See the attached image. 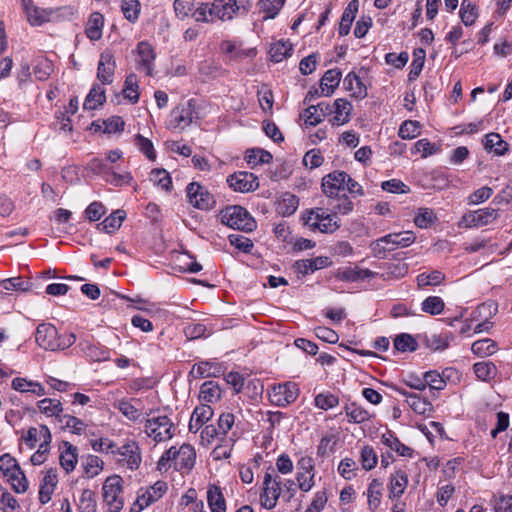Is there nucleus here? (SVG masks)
Listing matches in <instances>:
<instances>
[{
  "instance_id": "nucleus-28",
  "label": "nucleus",
  "mask_w": 512,
  "mask_h": 512,
  "mask_svg": "<svg viewBox=\"0 0 512 512\" xmlns=\"http://www.w3.org/2000/svg\"><path fill=\"white\" fill-rule=\"evenodd\" d=\"M207 502L211 512H226V500L220 488L210 485L207 491Z\"/></svg>"
},
{
  "instance_id": "nucleus-12",
  "label": "nucleus",
  "mask_w": 512,
  "mask_h": 512,
  "mask_svg": "<svg viewBox=\"0 0 512 512\" xmlns=\"http://www.w3.org/2000/svg\"><path fill=\"white\" fill-rule=\"evenodd\" d=\"M229 186L237 192L246 193L259 187L257 177L249 172H236L227 178Z\"/></svg>"
},
{
  "instance_id": "nucleus-48",
  "label": "nucleus",
  "mask_w": 512,
  "mask_h": 512,
  "mask_svg": "<svg viewBox=\"0 0 512 512\" xmlns=\"http://www.w3.org/2000/svg\"><path fill=\"white\" fill-rule=\"evenodd\" d=\"M0 461V469L6 477L15 480L14 473L22 474V470L19 464L17 463L16 459L11 457L10 455H2L0 457Z\"/></svg>"
},
{
  "instance_id": "nucleus-64",
  "label": "nucleus",
  "mask_w": 512,
  "mask_h": 512,
  "mask_svg": "<svg viewBox=\"0 0 512 512\" xmlns=\"http://www.w3.org/2000/svg\"><path fill=\"white\" fill-rule=\"evenodd\" d=\"M495 512H512V496L494 495L492 499Z\"/></svg>"
},
{
  "instance_id": "nucleus-4",
  "label": "nucleus",
  "mask_w": 512,
  "mask_h": 512,
  "mask_svg": "<svg viewBox=\"0 0 512 512\" xmlns=\"http://www.w3.org/2000/svg\"><path fill=\"white\" fill-rule=\"evenodd\" d=\"M280 477L273 467H269L263 478V491L260 494L261 505L267 509H273L280 497L282 490Z\"/></svg>"
},
{
  "instance_id": "nucleus-51",
  "label": "nucleus",
  "mask_w": 512,
  "mask_h": 512,
  "mask_svg": "<svg viewBox=\"0 0 512 512\" xmlns=\"http://www.w3.org/2000/svg\"><path fill=\"white\" fill-rule=\"evenodd\" d=\"M381 485L382 483L377 480L373 479L368 487L367 490V497H368V505L371 511H375L379 504L381 499Z\"/></svg>"
},
{
  "instance_id": "nucleus-52",
  "label": "nucleus",
  "mask_w": 512,
  "mask_h": 512,
  "mask_svg": "<svg viewBox=\"0 0 512 512\" xmlns=\"http://www.w3.org/2000/svg\"><path fill=\"white\" fill-rule=\"evenodd\" d=\"M53 14V10L51 9H41L39 7H35L34 9L30 10L27 16L28 22L32 26H40L45 22H48L50 20L51 15Z\"/></svg>"
},
{
  "instance_id": "nucleus-43",
  "label": "nucleus",
  "mask_w": 512,
  "mask_h": 512,
  "mask_svg": "<svg viewBox=\"0 0 512 512\" xmlns=\"http://www.w3.org/2000/svg\"><path fill=\"white\" fill-rule=\"evenodd\" d=\"M200 399L205 402L213 403L220 399L221 389L217 382L206 381L200 387Z\"/></svg>"
},
{
  "instance_id": "nucleus-7",
  "label": "nucleus",
  "mask_w": 512,
  "mask_h": 512,
  "mask_svg": "<svg viewBox=\"0 0 512 512\" xmlns=\"http://www.w3.org/2000/svg\"><path fill=\"white\" fill-rule=\"evenodd\" d=\"M197 118L196 104L193 99L185 103H180L170 113L169 127L170 128H185L189 126L194 118Z\"/></svg>"
},
{
  "instance_id": "nucleus-20",
  "label": "nucleus",
  "mask_w": 512,
  "mask_h": 512,
  "mask_svg": "<svg viewBox=\"0 0 512 512\" xmlns=\"http://www.w3.org/2000/svg\"><path fill=\"white\" fill-rule=\"evenodd\" d=\"M332 261L327 256H319L312 259L298 260L294 264L296 273L306 275L309 272H314L319 269L329 267Z\"/></svg>"
},
{
  "instance_id": "nucleus-42",
  "label": "nucleus",
  "mask_w": 512,
  "mask_h": 512,
  "mask_svg": "<svg viewBox=\"0 0 512 512\" xmlns=\"http://www.w3.org/2000/svg\"><path fill=\"white\" fill-rule=\"evenodd\" d=\"M292 51V44L288 41L280 40L270 47L269 55L272 61L278 63L289 57Z\"/></svg>"
},
{
  "instance_id": "nucleus-21",
  "label": "nucleus",
  "mask_w": 512,
  "mask_h": 512,
  "mask_svg": "<svg viewBox=\"0 0 512 512\" xmlns=\"http://www.w3.org/2000/svg\"><path fill=\"white\" fill-rule=\"evenodd\" d=\"M213 416V409L209 405L197 406L189 421V431L196 433L202 425L208 422Z\"/></svg>"
},
{
  "instance_id": "nucleus-1",
  "label": "nucleus",
  "mask_w": 512,
  "mask_h": 512,
  "mask_svg": "<svg viewBox=\"0 0 512 512\" xmlns=\"http://www.w3.org/2000/svg\"><path fill=\"white\" fill-rule=\"evenodd\" d=\"M302 220L312 230L317 229L322 233H333L340 227L337 212H328V209L322 207L306 210L302 215Z\"/></svg>"
},
{
  "instance_id": "nucleus-26",
  "label": "nucleus",
  "mask_w": 512,
  "mask_h": 512,
  "mask_svg": "<svg viewBox=\"0 0 512 512\" xmlns=\"http://www.w3.org/2000/svg\"><path fill=\"white\" fill-rule=\"evenodd\" d=\"M359 1L351 0L345 8L340 23H339V34L346 36L350 32L351 25L355 19L356 13L358 12Z\"/></svg>"
},
{
  "instance_id": "nucleus-55",
  "label": "nucleus",
  "mask_w": 512,
  "mask_h": 512,
  "mask_svg": "<svg viewBox=\"0 0 512 512\" xmlns=\"http://www.w3.org/2000/svg\"><path fill=\"white\" fill-rule=\"evenodd\" d=\"M445 279V275L438 270H434L430 273H421L417 276V283L419 287L424 286H436L439 285Z\"/></svg>"
},
{
  "instance_id": "nucleus-39",
  "label": "nucleus",
  "mask_w": 512,
  "mask_h": 512,
  "mask_svg": "<svg viewBox=\"0 0 512 512\" xmlns=\"http://www.w3.org/2000/svg\"><path fill=\"white\" fill-rule=\"evenodd\" d=\"M12 388L19 392H31L38 396L46 394L44 387L40 383L28 381L20 377L13 379Z\"/></svg>"
},
{
  "instance_id": "nucleus-19",
  "label": "nucleus",
  "mask_w": 512,
  "mask_h": 512,
  "mask_svg": "<svg viewBox=\"0 0 512 512\" xmlns=\"http://www.w3.org/2000/svg\"><path fill=\"white\" fill-rule=\"evenodd\" d=\"M332 112V106L326 102H320L317 105H310L305 109L301 117L309 126H316L323 121V118Z\"/></svg>"
},
{
  "instance_id": "nucleus-58",
  "label": "nucleus",
  "mask_w": 512,
  "mask_h": 512,
  "mask_svg": "<svg viewBox=\"0 0 512 512\" xmlns=\"http://www.w3.org/2000/svg\"><path fill=\"white\" fill-rule=\"evenodd\" d=\"M140 7L141 5L138 0H122V12L124 17L130 22H135L138 19Z\"/></svg>"
},
{
  "instance_id": "nucleus-40",
  "label": "nucleus",
  "mask_w": 512,
  "mask_h": 512,
  "mask_svg": "<svg viewBox=\"0 0 512 512\" xmlns=\"http://www.w3.org/2000/svg\"><path fill=\"white\" fill-rule=\"evenodd\" d=\"M37 406L41 413L49 417L55 416L58 421L60 420V417H62L61 413L63 408L60 400L58 399L44 398L38 402Z\"/></svg>"
},
{
  "instance_id": "nucleus-3",
  "label": "nucleus",
  "mask_w": 512,
  "mask_h": 512,
  "mask_svg": "<svg viewBox=\"0 0 512 512\" xmlns=\"http://www.w3.org/2000/svg\"><path fill=\"white\" fill-rule=\"evenodd\" d=\"M249 0H214L209 15L219 20H232L236 16L246 15L250 10Z\"/></svg>"
},
{
  "instance_id": "nucleus-30",
  "label": "nucleus",
  "mask_w": 512,
  "mask_h": 512,
  "mask_svg": "<svg viewBox=\"0 0 512 512\" xmlns=\"http://www.w3.org/2000/svg\"><path fill=\"white\" fill-rule=\"evenodd\" d=\"M395 390L406 397L407 403L417 414L423 415L430 409L431 404L425 399H422L419 395L415 393H408L404 389L400 388H396Z\"/></svg>"
},
{
  "instance_id": "nucleus-59",
  "label": "nucleus",
  "mask_w": 512,
  "mask_h": 512,
  "mask_svg": "<svg viewBox=\"0 0 512 512\" xmlns=\"http://www.w3.org/2000/svg\"><path fill=\"white\" fill-rule=\"evenodd\" d=\"M360 462L363 469L367 471L372 470L377 465L378 457L371 446L365 445L361 449Z\"/></svg>"
},
{
  "instance_id": "nucleus-37",
  "label": "nucleus",
  "mask_w": 512,
  "mask_h": 512,
  "mask_svg": "<svg viewBox=\"0 0 512 512\" xmlns=\"http://www.w3.org/2000/svg\"><path fill=\"white\" fill-rule=\"evenodd\" d=\"M333 106L335 108V116L332 119V123L336 125L347 123L352 109L351 103L346 99L339 98L335 100Z\"/></svg>"
},
{
  "instance_id": "nucleus-44",
  "label": "nucleus",
  "mask_w": 512,
  "mask_h": 512,
  "mask_svg": "<svg viewBox=\"0 0 512 512\" xmlns=\"http://www.w3.org/2000/svg\"><path fill=\"white\" fill-rule=\"evenodd\" d=\"M497 349V343L490 338L477 340L471 346L472 352L480 357L493 355Z\"/></svg>"
},
{
  "instance_id": "nucleus-5",
  "label": "nucleus",
  "mask_w": 512,
  "mask_h": 512,
  "mask_svg": "<svg viewBox=\"0 0 512 512\" xmlns=\"http://www.w3.org/2000/svg\"><path fill=\"white\" fill-rule=\"evenodd\" d=\"M123 479L119 475L108 477L103 485V500L108 506V512H120L124 506L121 497Z\"/></svg>"
},
{
  "instance_id": "nucleus-53",
  "label": "nucleus",
  "mask_w": 512,
  "mask_h": 512,
  "mask_svg": "<svg viewBox=\"0 0 512 512\" xmlns=\"http://www.w3.org/2000/svg\"><path fill=\"white\" fill-rule=\"evenodd\" d=\"M285 0H260L258 5L260 11L265 12L264 19H273L279 13Z\"/></svg>"
},
{
  "instance_id": "nucleus-8",
  "label": "nucleus",
  "mask_w": 512,
  "mask_h": 512,
  "mask_svg": "<svg viewBox=\"0 0 512 512\" xmlns=\"http://www.w3.org/2000/svg\"><path fill=\"white\" fill-rule=\"evenodd\" d=\"M36 343L45 350H59L60 337L55 326L49 323L38 325L35 334Z\"/></svg>"
},
{
  "instance_id": "nucleus-25",
  "label": "nucleus",
  "mask_w": 512,
  "mask_h": 512,
  "mask_svg": "<svg viewBox=\"0 0 512 512\" xmlns=\"http://www.w3.org/2000/svg\"><path fill=\"white\" fill-rule=\"evenodd\" d=\"M375 275L376 273L369 269L346 267L337 271L336 278L342 281L356 282L372 278Z\"/></svg>"
},
{
  "instance_id": "nucleus-31",
  "label": "nucleus",
  "mask_w": 512,
  "mask_h": 512,
  "mask_svg": "<svg viewBox=\"0 0 512 512\" xmlns=\"http://www.w3.org/2000/svg\"><path fill=\"white\" fill-rule=\"evenodd\" d=\"M484 147L487 151H494L498 156L504 155L509 150V144L498 133H489L485 136Z\"/></svg>"
},
{
  "instance_id": "nucleus-49",
  "label": "nucleus",
  "mask_w": 512,
  "mask_h": 512,
  "mask_svg": "<svg viewBox=\"0 0 512 512\" xmlns=\"http://www.w3.org/2000/svg\"><path fill=\"white\" fill-rule=\"evenodd\" d=\"M417 347V341L410 334L402 333L397 335L394 339V348L399 352H413Z\"/></svg>"
},
{
  "instance_id": "nucleus-33",
  "label": "nucleus",
  "mask_w": 512,
  "mask_h": 512,
  "mask_svg": "<svg viewBox=\"0 0 512 512\" xmlns=\"http://www.w3.org/2000/svg\"><path fill=\"white\" fill-rule=\"evenodd\" d=\"M126 217V213L123 210H116L105 218L101 223L97 224V228L106 233L114 232L119 229L122 222Z\"/></svg>"
},
{
  "instance_id": "nucleus-41",
  "label": "nucleus",
  "mask_w": 512,
  "mask_h": 512,
  "mask_svg": "<svg viewBox=\"0 0 512 512\" xmlns=\"http://www.w3.org/2000/svg\"><path fill=\"white\" fill-rule=\"evenodd\" d=\"M344 411L349 419V422L355 424L364 423L368 421L371 417L367 410H365L363 407L359 406L356 403L347 404L344 407Z\"/></svg>"
},
{
  "instance_id": "nucleus-16",
  "label": "nucleus",
  "mask_w": 512,
  "mask_h": 512,
  "mask_svg": "<svg viewBox=\"0 0 512 512\" xmlns=\"http://www.w3.org/2000/svg\"><path fill=\"white\" fill-rule=\"evenodd\" d=\"M196 460L195 449L189 444H183L179 449L175 448L174 468L177 471H190Z\"/></svg>"
},
{
  "instance_id": "nucleus-45",
  "label": "nucleus",
  "mask_w": 512,
  "mask_h": 512,
  "mask_svg": "<svg viewBox=\"0 0 512 512\" xmlns=\"http://www.w3.org/2000/svg\"><path fill=\"white\" fill-rule=\"evenodd\" d=\"M245 159L249 165L267 164L272 160V154L261 148L246 151Z\"/></svg>"
},
{
  "instance_id": "nucleus-22",
  "label": "nucleus",
  "mask_w": 512,
  "mask_h": 512,
  "mask_svg": "<svg viewBox=\"0 0 512 512\" xmlns=\"http://www.w3.org/2000/svg\"><path fill=\"white\" fill-rule=\"evenodd\" d=\"M57 482L58 480L56 471L54 469L48 470L42 479L39 489V501L42 504H46L51 500V496L54 492Z\"/></svg>"
},
{
  "instance_id": "nucleus-61",
  "label": "nucleus",
  "mask_w": 512,
  "mask_h": 512,
  "mask_svg": "<svg viewBox=\"0 0 512 512\" xmlns=\"http://www.w3.org/2000/svg\"><path fill=\"white\" fill-rule=\"evenodd\" d=\"M444 302L438 296H429L422 302V310L431 315H438L444 309Z\"/></svg>"
},
{
  "instance_id": "nucleus-9",
  "label": "nucleus",
  "mask_w": 512,
  "mask_h": 512,
  "mask_svg": "<svg viewBox=\"0 0 512 512\" xmlns=\"http://www.w3.org/2000/svg\"><path fill=\"white\" fill-rule=\"evenodd\" d=\"M299 395V389L296 383L286 382L276 385L272 388L270 394L271 401L277 406L284 407L293 403Z\"/></svg>"
},
{
  "instance_id": "nucleus-14",
  "label": "nucleus",
  "mask_w": 512,
  "mask_h": 512,
  "mask_svg": "<svg viewBox=\"0 0 512 512\" xmlns=\"http://www.w3.org/2000/svg\"><path fill=\"white\" fill-rule=\"evenodd\" d=\"M116 61L111 51L105 50L101 53L97 67V79L103 85L113 82Z\"/></svg>"
},
{
  "instance_id": "nucleus-11",
  "label": "nucleus",
  "mask_w": 512,
  "mask_h": 512,
  "mask_svg": "<svg viewBox=\"0 0 512 512\" xmlns=\"http://www.w3.org/2000/svg\"><path fill=\"white\" fill-rule=\"evenodd\" d=\"M115 454L118 455L117 462L131 470H135L141 463L139 447L135 442L127 443L122 447L115 448Z\"/></svg>"
},
{
  "instance_id": "nucleus-6",
  "label": "nucleus",
  "mask_w": 512,
  "mask_h": 512,
  "mask_svg": "<svg viewBox=\"0 0 512 512\" xmlns=\"http://www.w3.org/2000/svg\"><path fill=\"white\" fill-rule=\"evenodd\" d=\"M173 428L174 424L166 415L152 417L145 422L146 434L156 442L171 439L174 435Z\"/></svg>"
},
{
  "instance_id": "nucleus-13",
  "label": "nucleus",
  "mask_w": 512,
  "mask_h": 512,
  "mask_svg": "<svg viewBox=\"0 0 512 512\" xmlns=\"http://www.w3.org/2000/svg\"><path fill=\"white\" fill-rule=\"evenodd\" d=\"M186 192L189 203L198 209H209L213 203L210 193L197 182L190 183L187 186Z\"/></svg>"
},
{
  "instance_id": "nucleus-62",
  "label": "nucleus",
  "mask_w": 512,
  "mask_h": 512,
  "mask_svg": "<svg viewBox=\"0 0 512 512\" xmlns=\"http://www.w3.org/2000/svg\"><path fill=\"white\" fill-rule=\"evenodd\" d=\"M134 143L138 149L146 155L149 160H155L156 153L154 150L153 143L141 134H137L134 137Z\"/></svg>"
},
{
  "instance_id": "nucleus-10",
  "label": "nucleus",
  "mask_w": 512,
  "mask_h": 512,
  "mask_svg": "<svg viewBox=\"0 0 512 512\" xmlns=\"http://www.w3.org/2000/svg\"><path fill=\"white\" fill-rule=\"evenodd\" d=\"M346 177V172L338 170L325 175L321 182L323 193L329 198L338 197L345 190Z\"/></svg>"
},
{
  "instance_id": "nucleus-29",
  "label": "nucleus",
  "mask_w": 512,
  "mask_h": 512,
  "mask_svg": "<svg viewBox=\"0 0 512 512\" xmlns=\"http://www.w3.org/2000/svg\"><path fill=\"white\" fill-rule=\"evenodd\" d=\"M103 24V15L99 12L92 13L86 24L85 33L87 37L92 41L99 40L102 36Z\"/></svg>"
},
{
  "instance_id": "nucleus-24",
  "label": "nucleus",
  "mask_w": 512,
  "mask_h": 512,
  "mask_svg": "<svg viewBox=\"0 0 512 512\" xmlns=\"http://www.w3.org/2000/svg\"><path fill=\"white\" fill-rule=\"evenodd\" d=\"M60 464L66 473L72 472L77 464V447L64 441L61 447Z\"/></svg>"
},
{
  "instance_id": "nucleus-47",
  "label": "nucleus",
  "mask_w": 512,
  "mask_h": 512,
  "mask_svg": "<svg viewBox=\"0 0 512 512\" xmlns=\"http://www.w3.org/2000/svg\"><path fill=\"white\" fill-rule=\"evenodd\" d=\"M343 84L346 90L353 92V95L365 97L367 94L366 87L363 85L358 75L354 72H350L345 77Z\"/></svg>"
},
{
  "instance_id": "nucleus-32",
  "label": "nucleus",
  "mask_w": 512,
  "mask_h": 512,
  "mask_svg": "<svg viewBox=\"0 0 512 512\" xmlns=\"http://www.w3.org/2000/svg\"><path fill=\"white\" fill-rule=\"evenodd\" d=\"M416 237L411 231H404L400 233H391L385 235V240L388 241L390 250H394L398 247H407L415 241Z\"/></svg>"
},
{
  "instance_id": "nucleus-18",
  "label": "nucleus",
  "mask_w": 512,
  "mask_h": 512,
  "mask_svg": "<svg viewBox=\"0 0 512 512\" xmlns=\"http://www.w3.org/2000/svg\"><path fill=\"white\" fill-rule=\"evenodd\" d=\"M498 214L494 208H484L470 212L464 216L467 227H479L492 223Z\"/></svg>"
},
{
  "instance_id": "nucleus-35",
  "label": "nucleus",
  "mask_w": 512,
  "mask_h": 512,
  "mask_svg": "<svg viewBox=\"0 0 512 512\" xmlns=\"http://www.w3.org/2000/svg\"><path fill=\"white\" fill-rule=\"evenodd\" d=\"M106 101L105 90L100 85L95 84L87 95L83 108L94 110Z\"/></svg>"
},
{
  "instance_id": "nucleus-56",
  "label": "nucleus",
  "mask_w": 512,
  "mask_h": 512,
  "mask_svg": "<svg viewBox=\"0 0 512 512\" xmlns=\"http://www.w3.org/2000/svg\"><path fill=\"white\" fill-rule=\"evenodd\" d=\"M299 199L292 194H285L278 205L279 213L284 216L292 215L298 208Z\"/></svg>"
},
{
  "instance_id": "nucleus-23",
  "label": "nucleus",
  "mask_w": 512,
  "mask_h": 512,
  "mask_svg": "<svg viewBox=\"0 0 512 512\" xmlns=\"http://www.w3.org/2000/svg\"><path fill=\"white\" fill-rule=\"evenodd\" d=\"M381 443L398 453L400 456L413 457L414 450L403 444L392 431H387L381 436Z\"/></svg>"
},
{
  "instance_id": "nucleus-46",
  "label": "nucleus",
  "mask_w": 512,
  "mask_h": 512,
  "mask_svg": "<svg viewBox=\"0 0 512 512\" xmlns=\"http://www.w3.org/2000/svg\"><path fill=\"white\" fill-rule=\"evenodd\" d=\"M473 371L477 378L482 381L491 380L497 373L496 366L490 361L475 363L473 365Z\"/></svg>"
},
{
  "instance_id": "nucleus-54",
  "label": "nucleus",
  "mask_w": 512,
  "mask_h": 512,
  "mask_svg": "<svg viewBox=\"0 0 512 512\" xmlns=\"http://www.w3.org/2000/svg\"><path fill=\"white\" fill-rule=\"evenodd\" d=\"M150 180L166 191L172 189L171 177L165 169H153L150 173Z\"/></svg>"
},
{
  "instance_id": "nucleus-38",
  "label": "nucleus",
  "mask_w": 512,
  "mask_h": 512,
  "mask_svg": "<svg viewBox=\"0 0 512 512\" xmlns=\"http://www.w3.org/2000/svg\"><path fill=\"white\" fill-rule=\"evenodd\" d=\"M408 485V476L402 470L396 471L390 478V497H400Z\"/></svg>"
},
{
  "instance_id": "nucleus-57",
  "label": "nucleus",
  "mask_w": 512,
  "mask_h": 512,
  "mask_svg": "<svg viewBox=\"0 0 512 512\" xmlns=\"http://www.w3.org/2000/svg\"><path fill=\"white\" fill-rule=\"evenodd\" d=\"M124 97L131 102L136 103L139 100L137 77L135 74H130L126 77L123 89Z\"/></svg>"
},
{
  "instance_id": "nucleus-36",
  "label": "nucleus",
  "mask_w": 512,
  "mask_h": 512,
  "mask_svg": "<svg viewBox=\"0 0 512 512\" xmlns=\"http://www.w3.org/2000/svg\"><path fill=\"white\" fill-rule=\"evenodd\" d=\"M140 57V65L145 69L146 74L152 76V63L155 59V53L150 44L140 42L137 47Z\"/></svg>"
},
{
  "instance_id": "nucleus-34",
  "label": "nucleus",
  "mask_w": 512,
  "mask_h": 512,
  "mask_svg": "<svg viewBox=\"0 0 512 512\" xmlns=\"http://www.w3.org/2000/svg\"><path fill=\"white\" fill-rule=\"evenodd\" d=\"M341 80V71L339 69H330L326 71L320 81L322 91H326V96L331 95L338 87Z\"/></svg>"
},
{
  "instance_id": "nucleus-15",
  "label": "nucleus",
  "mask_w": 512,
  "mask_h": 512,
  "mask_svg": "<svg viewBox=\"0 0 512 512\" xmlns=\"http://www.w3.org/2000/svg\"><path fill=\"white\" fill-rule=\"evenodd\" d=\"M167 491V483L157 481L153 486L146 490H140L135 505L139 506V510H143L158 499H160Z\"/></svg>"
},
{
  "instance_id": "nucleus-2",
  "label": "nucleus",
  "mask_w": 512,
  "mask_h": 512,
  "mask_svg": "<svg viewBox=\"0 0 512 512\" xmlns=\"http://www.w3.org/2000/svg\"><path fill=\"white\" fill-rule=\"evenodd\" d=\"M221 223L244 232H252L256 228V221L242 206H227L219 213Z\"/></svg>"
},
{
  "instance_id": "nucleus-63",
  "label": "nucleus",
  "mask_w": 512,
  "mask_h": 512,
  "mask_svg": "<svg viewBox=\"0 0 512 512\" xmlns=\"http://www.w3.org/2000/svg\"><path fill=\"white\" fill-rule=\"evenodd\" d=\"M79 508L81 512H96L95 493L90 489H84L80 497Z\"/></svg>"
},
{
  "instance_id": "nucleus-50",
  "label": "nucleus",
  "mask_w": 512,
  "mask_h": 512,
  "mask_svg": "<svg viewBox=\"0 0 512 512\" xmlns=\"http://www.w3.org/2000/svg\"><path fill=\"white\" fill-rule=\"evenodd\" d=\"M459 16L465 26L472 25L478 17L476 6L473 5L469 0H463Z\"/></svg>"
},
{
  "instance_id": "nucleus-60",
  "label": "nucleus",
  "mask_w": 512,
  "mask_h": 512,
  "mask_svg": "<svg viewBox=\"0 0 512 512\" xmlns=\"http://www.w3.org/2000/svg\"><path fill=\"white\" fill-rule=\"evenodd\" d=\"M425 61V50L424 49H418L414 52V60L411 64V69L408 74V78L410 81H414L418 78L420 75L423 65Z\"/></svg>"
},
{
  "instance_id": "nucleus-17",
  "label": "nucleus",
  "mask_w": 512,
  "mask_h": 512,
  "mask_svg": "<svg viewBox=\"0 0 512 512\" xmlns=\"http://www.w3.org/2000/svg\"><path fill=\"white\" fill-rule=\"evenodd\" d=\"M224 373V365L216 361H200L190 371V375L195 378L220 377Z\"/></svg>"
},
{
  "instance_id": "nucleus-27",
  "label": "nucleus",
  "mask_w": 512,
  "mask_h": 512,
  "mask_svg": "<svg viewBox=\"0 0 512 512\" xmlns=\"http://www.w3.org/2000/svg\"><path fill=\"white\" fill-rule=\"evenodd\" d=\"M497 311H498V305L496 303L489 302V303H483V304L479 305L477 307L476 313H478L479 316L485 315V316H487V318L483 322H481L475 326V329H474L475 333L489 331L492 328L493 323L488 321V318L495 315L497 313Z\"/></svg>"
}]
</instances>
